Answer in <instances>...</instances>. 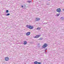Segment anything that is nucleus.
I'll return each instance as SVG.
<instances>
[{
    "label": "nucleus",
    "instance_id": "1",
    "mask_svg": "<svg viewBox=\"0 0 64 64\" xmlns=\"http://www.w3.org/2000/svg\"><path fill=\"white\" fill-rule=\"evenodd\" d=\"M47 46H48V44L46 43L44 44L42 46V49H44V48H46Z\"/></svg>",
    "mask_w": 64,
    "mask_h": 64
},
{
    "label": "nucleus",
    "instance_id": "2",
    "mask_svg": "<svg viewBox=\"0 0 64 64\" xmlns=\"http://www.w3.org/2000/svg\"><path fill=\"white\" fill-rule=\"evenodd\" d=\"M56 11L58 12H61V8H59L56 9Z\"/></svg>",
    "mask_w": 64,
    "mask_h": 64
},
{
    "label": "nucleus",
    "instance_id": "3",
    "mask_svg": "<svg viewBox=\"0 0 64 64\" xmlns=\"http://www.w3.org/2000/svg\"><path fill=\"white\" fill-rule=\"evenodd\" d=\"M41 36L40 35H37L36 36H35L34 37V38H39V37H40V36Z\"/></svg>",
    "mask_w": 64,
    "mask_h": 64
},
{
    "label": "nucleus",
    "instance_id": "4",
    "mask_svg": "<svg viewBox=\"0 0 64 64\" xmlns=\"http://www.w3.org/2000/svg\"><path fill=\"white\" fill-rule=\"evenodd\" d=\"M34 28V26H31V25L29 26V29H33Z\"/></svg>",
    "mask_w": 64,
    "mask_h": 64
},
{
    "label": "nucleus",
    "instance_id": "5",
    "mask_svg": "<svg viewBox=\"0 0 64 64\" xmlns=\"http://www.w3.org/2000/svg\"><path fill=\"white\" fill-rule=\"evenodd\" d=\"M26 34L27 36H29L30 34V32H28Z\"/></svg>",
    "mask_w": 64,
    "mask_h": 64
},
{
    "label": "nucleus",
    "instance_id": "6",
    "mask_svg": "<svg viewBox=\"0 0 64 64\" xmlns=\"http://www.w3.org/2000/svg\"><path fill=\"white\" fill-rule=\"evenodd\" d=\"M40 18H37L36 19V21H39V20H40Z\"/></svg>",
    "mask_w": 64,
    "mask_h": 64
},
{
    "label": "nucleus",
    "instance_id": "7",
    "mask_svg": "<svg viewBox=\"0 0 64 64\" xmlns=\"http://www.w3.org/2000/svg\"><path fill=\"white\" fill-rule=\"evenodd\" d=\"M6 61H8V57H6L5 58Z\"/></svg>",
    "mask_w": 64,
    "mask_h": 64
},
{
    "label": "nucleus",
    "instance_id": "8",
    "mask_svg": "<svg viewBox=\"0 0 64 64\" xmlns=\"http://www.w3.org/2000/svg\"><path fill=\"white\" fill-rule=\"evenodd\" d=\"M24 45H26L27 44V42L26 41H24Z\"/></svg>",
    "mask_w": 64,
    "mask_h": 64
},
{
    "label": "nucleus",
    "instance_id": "9",
    "mask_svg": "<svg viewBox=\"0 0 64 64\" xmlns=\"http://www.w3.org/2000/svg\"><path fill=\"white\" fill-rule=\"evenodd\" d=\"M34 64H38V62L37 61H35L34 62Z\"/></svg>",
    "mask_w": 64,
    "mask_h": 64
},
{
    "label": "nucleus",
    "instance_id": "10",
    "mask_svg": "<svg viewBox=\"0 0 64 64\" xmlns=\"http://www.w3.org/2000/svg\"><path fill=\"white\" fill-rule=\"evenodd\" d=\"M29 25H28L26 26V27H27V28H29Z\"/></svg>",
    "mask_w": 64,
    "mask_h": 64
},
{
    "label": "nucleus",
    "instance_id": "11",
    "mask_svg": "<svg viewBox=\"0 0 64 64\" xmlns=\"http://www.w3.org/2000/svg\"><path fill=\"white\" fill-rule=\"evenodd\" d=\"M64 17H62L60 18V19H61V20H64Z\"/></svg>",
    "mask_w": 64,
    "mask_h": 64
},
{
    "label": "nucleus",
    "instance_id": "12",
    "mask_svg": "<svg viewBox=\"0 0 64 64\" xmlns=\"http://www.w3.org/2000/svg\"><path fill=\"white\" fill-rule=\"evenodd\" d=\"M39 40H43V38H40L39 39Z\"/></svg>",
    "mask_w": 64,
    "mask_h": 64
},
{
    "label": "nucleus",
    "instance_id": "13",
    "mask_svg": "<svg viewBox=\"0 0 64 64\" xmlns=\"http://www.w3.org/2000/svg\"><path fill=\"white\" fill-rule=\"evenodd\" d=\"M37 29H38V30H40V29H41V28H37Z\"/></svg>",
    "mask_w": 64,
    "mask_h": 64
},
{
    "label": "nucleus",
    "instance_id": "14",
    "mask_svg": "<svg viewBox=\"0 0 64 64\" xmlns=\"http://www.w3.org/2000/svg\"><path fill=\"white\" fill-rule=\"evenodd\" d=\"M38 64H41V62H38Z\"/></svg>",
    "mask_w": 64,
    "mask_h": 64
},
{
    "label": "nucleus",
    "instance_id": "15",
    "mask_svg": "<svg viewBox=\"0 0 64 64\" xmlns=\"http://www.w3.org/2000/svg\"><path fill=\"white\" fill-rule=\"evenodd\" d=\"M57 16H59V14H57Z\"/></svg>",
    "mask_w": 64,
    "mask_h": 64
},
{
    "label": "nucleus",
    "instance_id": "16",
    "mask_svg": "<svg viewBox=\"0 0 64 64\" xmlns=\"http://www.w3.org/2000/svg\"><path fill=\"white\" fill-rule=\"evenodd\" d=\"M28 3H30L31 2V1H28Z\"/></svg>",
    "mask_w": 64,
    "mask_h": 64
},
{
    "label": "nucleus",
    "instance_id": "17",
    "mask_svg": "<svg viewBox=\"0 0 64 64\" xmlns=\"http://www.w3.org/2000/svg\"><path fill=\"white\" fill-rule=\"evenodd\" d=\"M6 13H8V10H7L6 11Z\"/></svg>",
    "mask_w": 64,
    "mask_h": 64
},
{
    "label": "nucleus",
    "instance_id": "18",
    "mask_svg": "<svg viewBox=\"0 0 64 64\" xmlns=\"http://www.w3.org/2000/svg\"><path fill=\"white\" fill-rule=\"evenodd\" d=\"M47 23H44V24H47Z\"/></svg>",
    "mask_w": 64,
    "mask_h": 64
},
{
    "label": "nucleus",
    "instance_id": "19",
    "mask_svg": "<svg viewBox=\"0 0 64 64\" xmlns=\"http://www.w3.org/2000/svg\"><path fill=\"white\" fill-rule=\"evenodd\" d=\"M6 16H8V14L6 15Z\"/></svg>",
    "mask_w": 64,
    "mask_h": 64
},
{
    "label": "nucleus",
    "instance_id": "20",
    "mask_svg": "<svg viewBox=\"0 0 64 64\" xmlns=\"http://www.w3.org/2000/svg\"><path fill=\"white\" fill-rule=\"evenodd\" d=\"M22 7L23 8V6H22Z\"/></svg>",
    "mask_w": 64,
    "mask_h": 64
},
{
    "label": "nucleus",
    "instance_id": "21",
    "mask_svg": "<svg viewBox=\"0 0 64 64\" xmlns=\"http://www.w3.org/2000/svg\"><path fill=\"white\" fill-rule=\"evenodd\" d=\"M63 10L64 11V9H63Z\"/></svg>",
    "mask_w": 64,
    "mask_h": 64
},
{
    "label": "nucleus",
    "instance_id": "22",
    "mask_svg": "<svg viewBox=\"0 0 64 64\" xmlns=\"http://www.w3.org/2000/svg\"><path fill=\"white\" fill-rule=\"evenodd\" d=\"M10 15V14H8V15Z\"/></svg>",
    "mask_w": 64,
    "mask_h": 64
},
{
    "label": "nucleus",
    "instance_id": "23",
    "mask_svg": "<svg viewBox=\"0 0 64 64\" xmlns=\"http://www.w3.org/2000/svg\"><path fill=\"white\" fill-rule=\"evenodd\" d=\"M46 50H47V48L46 49Z\"/></svg>",
    "mask_w": 64,
    "mask_h": 64
},
{
    "label": "nucleus",
    "instance_id": "24",
    "mask_svg": "<svg viewBox=\"0 0 64 64\" xmlns=\"http://www.w3.org/2000/svg\"><path fill=\"white\" fill-rule=\"evenodd\" d=\"M45 52H46V50H45Z\"/></svg>",
    "mask_w": 64,
    "mask_h": 64
},
{
    "label": "nucleus",
    "instance_id": "25",
    "mask_svg": "<svg viewBox=\"0 0 64 64\" xmlns=\"http://www.w3.org/2000/svg\"><path fill=\"white\" fill-rule=\"evenodd\" d=\"M8 59H9V58H8Z\"/></svg>",
    "mask_w": 64,
    "mask_h": 64
}]
</instances>
